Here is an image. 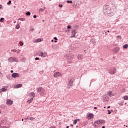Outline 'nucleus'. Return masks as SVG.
<instances>
[{
	"label": "nucleus",
	"mask_w": 128,
	"mask_h": 128,
	"mask_svg": "<svg viewBox=\"0 0 128 128\" xmlns=\"http://www.w3.org/2000/svg\"><path fill=\"white\" fill-rule=\"evenodd\" d=\"M44 10H46V7H44V8H41L40 9V12H44Z\"/></svg>",
	"instance_id": "23"
},
{
	"label": "nucleus",
	"mask_w": 128,
	"mask_h": 128,
	"mask_svg": "<svg viewBox=\"0 0 128 128\" xmlns=\"http://www.w3.org/2000/svg\"><path fill=\"white\" fill-rule=\"evenodd\" d=\"M33 18H36V15H34V16H33Z\"/></svg>",
	"instance_id": "42"
},
{
	"label": "nucleus",
	"mask_w": 128,
	"mask_h": 128,
	"mask_svg": "<svg viewBox=\"0 0 128 128\" xmlns=\"http://www.w3.org/2000/svg\"><path fill=\"white\" fill-rule=\"evenodd\" d=\"M12 52H16V54H18L20 51V50H12Z\"/></svg>",
	"instance_id": "20"
},
{
	"label": "nucleus",
	"mask_w": 128,
	"mask_h": 128,
	"mask_svg": "<svg viewBox=\"0 0 128 128\" xmlns=\"http://www.w3.org/2000/svg\"><path fill=\"white\" fill-rule=\"evenodd\" d=\"M118 50H120V48H116L113 50V52H118Z\"/></svg>",
	"instance_id": "16"
},
{
	"label": "nucleus",
	"mask_w": 128,
	"mask_h": 128,
	"mask_svg": "<svg viewBox=\"0 0 128 128\" xmlns=\"http://www.w3.org/2000/svg\"><path fill=\"white\" fill-rule=\"evenodd\" d=\"M106 100H108V99H107Z\"/></svg>",
	"instance_id": "62"
},
{
	"label": "nucleus",
	"mask_w": 128,
	"mask_h": 128,
	"mask_svg": "<svg viewBox=\"0 0 128 128\" xmlns=\"http://www.w3.org/2000/svg\"><path fill=\"white\" fill-rule=\"evenodd\" d=\"M70 62H72V61H70Z\"/></svg>",
	"instance_id": "61"
},
{
	"label": "nucleus",
	"mask_w": 128,
	"mask_h": 128,
	"mask_svg": "<svg viewBox=\"0 0 128 128\" xmlns=\"http://www.w3.org/2000/svg\"><path fill=\"white\" fill-rule=\"evenodd\" d=\"M28 96L30 98H34V96H36V94H34V92H31L29 93Z\"/></svg>",
	"instance_id": "11"
},
{
	"label": "nucleus",
	"mask_w": 128,
	"mask_h": 128,
	"mask_svg": "<svg viewBox=\"0 0 128 128\" xmlns=\"http://www.w3.org/2000/svg\"><path fill=\"white\" fill-rule=\"evenodd\" d=\"M10 72H12V73L14 72V70H12L10 71Z\"/></svg>",
	"instance_id": "46"
},
{
	"label": "nucleus",
	"mask_w": 128,
	"mask_h": 128,
	"mask_svg": "<svg viewBox=\"0 0 128 128\" xmlns=\"http://www.w3.org/2000/svg\"><path fill=\"white\" fill-rule=\"evenodd\" d=\"M96 108H96V107H94V110H96Z\"/></svg>",
	"instance_id": "45"
},
{
	"label": "nucleus",
	"mask_w": 128,
	"mask_h": 128,
	"mask_svg": "<svg viewBox=\"0 0 128 128\" xmlns=\"http://www.w3.org/2000/svg\"><path fill=\"white\" fill-rule=\"evenodd\" d=\"M22 122H24V118L22 119Z\"/></svg>",
	"instance_id": "57"
},
{
	"label": "nucleus",
	"mask_w": 128,
	"mask_h": 128,
	"mask_svg": "<svg viewBox=\"0 0 128 128\" xmlns=\"http://www.w3.org/2000/svg\"><path fill=\"white\" fill-rule=\"evenodd\" d=\"M8 60L10 62H14V58L12 57L8 58Z\"/></svg>",
	"instance_id": "18"
},
{
	"label": "nucleus",
	"mask_w": 128,
	"mask_h": 128,
	"mask_svg": "<svg viewBox=\"0 0 128 128\" xmlns=\"http://www.w3.org/2000/svg\"><path fill=\"white\" fill-rule=\"evenodd\" d=\"M70 126H74V125H72V124H71L70 125Z\"/></svg>",
	"instance_id": "47"
},
{
	"label": "nucleus",
	"mask_w": 128,
	"mask_h": 128,
	"mask_svg": "<svg viewBox=\"0 0 128 128\" xmlns=\"http://www.w3.org/2000/svg\"><path fill=\"white\" fill-rule=\"evenodd\" d=\"M108 114H112V112L110 110H108Z\"/></svg>",
	"instance_id": "37"
},
{
	"label": "nucleus",
	"mask_w": 128,
	"mask_h": 128,
	"mask_svg": "<svg viewBox=\"0 0 128 128\" xmlns=\"http://www.w3.org/2000/svg\"><path fill=\"white\" fill-rule=\"evenodd\" d=\"M20 28V25L18 24L16 25V30H18V28Z\"/></svg>",
	"instance_id": "29"
},
{
	"label": "nucleus",
	"mask_w": 128,
	"mask_h": 128,
	"mask_svg": "<svg viewBox=\"0 0 128 128\" xmlns=\"http://www.w3.org/2000/svg\"><path fill=\"white\" fill-rule=\"evenodd\" d=\"M112 92H108V96H112Z\"/></svg>",
	"instance_id": "28"
},
{
	"label": "nucleus",
	"mask_w": 128,
	"mask_h": 128,
	"mask_svg": "<svg viewBox=\"0 0 128 128\" xmlns=\"http://www.w3.org/2000/svg\"><path fill=\"white\" fill-rule=\"evenodd\" d=\"M32 100H34V98H31L27 101V102L28 104H31V102H32Z\"/></svg>",
	"instance_id": "17"
},
{
	"label": "nucleus",
	"mask_w": 128,
	"mask_h": 128,
	"mask_svg": "<svg viewBox=\"0 0 128 128\" xmlns=\"http://www.w3.org/2000/svg\"><path fill=\"white\" fill-rule=\"evenodd\" d=\"M51 42H54V40H51Z\"/></svg>",
	"instance_id": "51"
},
{
	"label": "nucleus",
	"mask_w": 128,
	"mask_h": 128,
	"mask_svg": "<svg viewBox=\"0 0 128 128\" xmlns=\"http://www.w3.org/2000/svg\"><path fill=\"white\" fill-rule=\"evenodd\" d=\"M107 32H110V30H108Z\"/></svg>",
	"instance_id": "56"
},
{
	"label": "nucleus",
	"mask_w": 128,
	"mask_h": 128,
	"mask_svg": "<svg viewBox=\"0 0 128 128\" xmlns=\"http://www.w3.org/2000/svg\"><path fill=\"white\" fill-rule=\"evenodd\" d=\"M54 78H58V76H62V74L60 72H56L54 74Z\"/></svg>",
	"instance_id": "6"
},
{
	"label": "nucleus",
	"mask_w": 128,
	"mask_h": 128,
	"mask_svg": "<svg viewBox=\"0 0 128 128\" xmlns=\"http://www.w3.org/2000/svg\"><path fill=\"white\" fill-rule=\"evenodd\" d=\"M12 78H18L20 76V74L18 73H13L12 75Z\"/></svg>",
	"instance_id": "8"
},
{
	"label": "nucleus",
	"mask_w": 128,
	"mask_h": 128,
	"mask_svg": "<svg viewBox=\"0 0 128 128\" xmlns=\"http://www.w3.org/2000/svg\"><path fill=\"white\" fill-rule=\"evenodd\" d=\"M76 37V30H72V36H70V38H72Z\"/></svg>",
	"instance_id": "7"
},
{
	"label": "nucleus",
	"mask_w": 128,
	"mask_h": 128,
	"mask_svg": "<svg viewBox=\"0 0 128 128\" xmlns=\"http://www.w3.org/2000/svg\"><path fill=\"white\" fill-rule=\"evenodd\" d=\"M40 60V58H35V60Z\"/></svg>",
	"instance_id": "41"
},
{
	"label": "nucleus",
	"mask_w": 128,
	"mask_h": 128,
	"mask_svg": "<svg viewBox=\"0 0 128 128\" xmlns=\"http://www.w3.org/2000/svg\"><path fill=\"white\" fill-rule=\"evenodd\" d=\"M12 4L11 0H9L8 2L7 3V4Z\"/></svg>",
	"instance_id": "38"
},
{
	"label": "nucleus",
	"mask_w": 128,
	"mask_h": 128,
	"mask_svg": "<svg viewBox=\"0 0 128 128\" xmlns=\"http://www.w3.org/2000/svg\"><path fill=\"white\" fill-rule=\"evenodd\" d=\"M29 118H30V117L24 118V120H29Z\"/></svg>",
	"instance_id": "40"
},
{
	"label": "nucleus",
	"mask_w": 128,
	"mask_h": 128,
	"mask_svg": "<svg viewBox=\"0 0 128 128\" xmlns=\"http://www.w3.org/2000/svg\"><path fill=\"white\" fill-rule=\"evenodd\" d=\"M42 40V38H37L34 41H33V42H40Z\"/></svg>",
	"instance_id": "15"
},
{
	"label": "nucleus",
	"mask_w": 128,
	"mask_h": 128,
	"mask_svg": "<svg viewBox=\"0 0 128 128\" xmlns=\"http://www.w3.org/2000/svg\"><path fill=\"white\" fill-rule=\"evenodd\" d=\"M47 54H48V53H46V52H40L39 54V56H41L42 58H46Z\"/></svg>",
	"instance_id": "5"
},
{
	"label": "nucleus",
	"mask_w": 128,
	"mask_h": 128,
	"mask_svg": "<svg viewBox=\"0 0 128 128\" xmlns=\"http://www.w3.org/2000/svg\"><path fill=\"white\" fill-rule=\"evenodd\" d=\"M29 120H34V118L29 116Z\"/></svg>",
	"instance_id": "32"
},
{
	"label": "nucleus",
	"mask_w": 128,
	"mask_h": 128,
	"mask_svg": "<svg viewBox=\"0 0 128 128\" xmlns=\"http://www.w3.org/2000/svg\"><path fill=\"white\" fill-rule=\"evenodd\" d=\"M68 2V4H72V0H67L66 2Z\"/></svg>",
	"instance_id": "33"
},
{
	"label": "nucleus",
	"mask_w": 128,
	"mask_h": 128,
	"mask_svg": "<svg viewBox=\"0 0 128 128\" xmlns=\"http://www.w3.org/2000/svg\"><path fill=\"white\" fill-rule=\"evenodd\" d=\"M88 116H89V118H94V114H88Z\"/></svg>",
	"instance_id": "22"
},
{
	"label": "nucleus",
	"mask_w": 128,
	"mask_h": 128,
	"mask_svg": "<svg viewBox=\"0 0 128 128\" xmlns=\"http://www.w3.org/2000/svg\"><path fill=\"white\" fill-rule=\"evenodd\" d=\"M109 72L110 74H114L116 72V68H110Z\"/></svg>",
	"instance_id": "3"
},
{
	"label": "nucleus",
	"mask_w": 128,
	"mask_h": 128,
	"mask_svg": "<svg viewBox=\"0 0 128 128\" xmlns=\"http://www.w3.org/2000/svg\"><path fill=\"white\" fill-rule=\"evenodd\" d=\"M8 78H10V76H8Z\"/></svg>",
	"instance_id": "58"
},
{
	"label": "nucleus",
	"mask_w": 128,
	"mask_h": 128,
	"mask_svg": "<svg viewBox=\"0 0 128 128\" xmlns=\"http://www.w3.org/2000/svg\"><path fill=\"white\" fill-rule=\"evenodd\" d=\"M13 60H14V62H18V58H13Z\"/></svg>",
	"instance_id": "25"
},
{
	"label": "nucleus",
	"mask_w": 128,
	"mask_h": 128,
	"mask_svg": "<svg viewBox=\"0 0 128 128\" xmlns=\"http://www.w3.org/2000/svg\"><path fill=\"white\" fill-rule=\"evenodd\" d=\"M104 123V120H98L94 122V126H98V124H103Z\"/></svg>",
	"instance_id": "4"
},
{
	"label": "nucleus",
	"mask_w": 128,
	"mask_h": 128,
	"mask_svg": "<svg viewBox=\"0 0 128 128\" xmlns=\"http://www.w3.org/2000/svg\"><path fill=\"white\" fill-rule=\"evenodd\" d=\"M58 6H60V8H62V5H59Z\"/></svg>",
	"instance_id": "44"
},
{
	"label": "nucleus",
	"mask_w": 128,
	"mask_h": 128,
	"mask_svg": "<svg viewBox=\"0 0 128 128\" xmlns=\"http://www.w3.org/2000/svg\"><path fill=\"white\" fill-rule=\"evenodd\" d=\"M69 128V126H66V128Z\"/></svg>",
	"instance_id": "55"
},
{
	"label": "nucleus",
	"mask_w": 128,
	"mask_h": 128,
	"mask_svg": "<svg viewBox=\"0 0 128 128\" xmlns=\"http://www.w3.org/2000/svg\"><path fill=\"white\" fill-rule=\"evenodd\" d=\"M105 98H108V97H105Z\"/></svg>",
	"instance_id": "59"
},
{
	"label": "nucleus",
	"mask_w": 128,
	"mask_h": 128,
	"mask_svg": "<svg viewBox=\"0 0 128 128\" xmlns=\"http://www.w3.org/2000/svg\"><path fill=\"white\" fill-rule=\"evenodd\" d=\"M103 12H104V14L108 16H114V10H112V9L108 5L104 6Z\"/></svg>",
	"instance_id": "1"
},
{
	"label": "nucleus",
	"mask_w": 128,
	"mask_h": 128,
	"mask_svg": "<svg viewBox=\"0 0 128 128\" xmlns=\"http://www.w3.org/2000/svg\"><path fill=\"white\" fill-rule=\"evenodd\" d=\"M2 6L0 5V9L2 8Z\"/></svg>",
	"instance_id": "48"
},
{
	"label": "nucleus",
	"mask_w": 128,
	"mask_h": 128,
	"mask_svg": "<svg viewBox=\"0 0 128 128\" xmlns=\"http://www.w3.org/2000/svg\"><path fill=\"white\" fill-rule=\"evenodd\" d=\"M54 40H58V38L56 37H54Z\"/></svg>",
	"instance_id": "43"
},
{
	"label": "nucleus",
	"mask_w": 128,
	"mask_h": 128,
	"mask_svg": "<svg viewBox=\"0 0 128 128\" xmlns=\"http://www.w3.org/2000/svg\"><path fill=\"white\" fill-rule=\"evenodd\" d=\"M36 90L40 96H44L46 94V90L42 88H36Z\"/></svg>",
	"instance_id": "2"
},
{
	"label": "nucleus",
	"mask_w": 128,
	"mask_h": 128,
	"mask_svg": "<svg viewBox=\"0 0 128 128\" xmlns=\"http://www.w3.org/2000/svg\"><path fill=\"white\" fill-rule=\"evenodd\" d=\"M4 18H2L0 19V22H4Z\"/></svg>",
	"instance_id": "34"
},
{
	"label": "nucleus",
	"mask_w": 128,
	"mask_h": 128,
	"mask_svg": "<svg viewBox=\"0 0 128 128\" xmlns=\"http://www.w3.org/2000/svg\"><path fill=\"white\" fill-rule=\"evenodd\" d=\"M18 20H22V22H24V20H26V19L24 18H20Z\"/></svg>",
	"instance_id": "30"
},
{
	"label": "nucleus",
	"mask_w": 128,
	"mask_h": 128,
	"mask_svg": "<svg viewBox=\"0 0 128 128\" xmlns=\"http://www.w3.org/2000/svg\"><path fill=\"white\" fill-rule=\"evenodd\" d=\"M118 38H120V36H118Z\"/></svg>",
	"instance_id": "54"
},
{
	"label": "nucleus",
	"mask_w": 128,
	"mask_h": 128,
	"mask_svg": "<svg viewBox=\"0 0 128 128\" xmlns=\"http://www.w3.org/2000/svg\"><path fill=\"white\" fill-rule=\"evenodd\" d=\"M124 100H128V96H124Z\"/></svg>",
	"instance_id": "27"
},
{
	"label": "nucleus",
	"mask_w": 128,
	"mask_h": 128,
	"mask_svg": "<svg viewBox=\"0 0 128 128\" xmlns=\"http://www.w3.org/2000/svg\"><path fill=\"white\" fill-rule=\"evenodd\" d=\"M22 84H17L16 86H14V88H22Z\"/></svg>",
	"instance_id": "14"
},
{
	"label": "nucleus",
	"mask_w": 128,
	"mask_h": 128,
	"mask_svg": "<svg viewBox=\"0 0 128 128\" xmlns=\"http://www.w3.org/2000/svg\"><path fill=\"white\" fill-rule=\"evenodd\" d=\"M119 106H124V102L121 101L118 104Z\"/></svg>",
	"instance_id": "26"
},
{
	"label": "nucleus",
	"mask_w": 128,
	"mask_h": 128,
	"mask_svg": "<svg viewBox=\"0 0 128 128\" xmlns=\"http://www.w3.org/2000/svg\"><path fill=\"white\" fill-rule=\"evenodd\" d=\"M67 28L68 29V30H70V28H72V26H67Z\"/></svg>",
	"instance_id": "36"
},
{
	"label": "nucleus",
	"mask_w": 128,
	"mask_h": 128,
	"mask_svg": "<svg viewBox=\"0 0 128 128\" xmlns=\"http://www.w3.org/2000/svg\"><path fill=\"white\" fill-rule=\"evenodd\" d=\"M2 91V92H6V90H8V87H4V88H2V89H1Z\"/></svg>",
	"instance_id": "19"
},
{
	"label": "nucleus",
	"mask_w": 128,
	"mask_h": 128,
	"mask_svg": "<svg viewBox=\"0 0 128 128\" xmlns=\"http://www.w3.org/2000/svg\"><path fill=\"white\" fill-rule=\"evenodd\" d=\"M30 30H32V32H34V28H31L30 29Z\"/></svg>",
	"instance_id": "39"
},
{
	"label": "nucleus",
	"mask_w": 128,
	"mask_h": 128,
	"mask_svg": "<svg viewBox=\"0 0 128 128\" xmlns=\"http://www.w3.org/2000/svg\"><path fill=\"white\" fill-rule=\"evenodd\" d=\"M54 42H57V41L56 40H54Z\"/></svg>",
	"instance_id": "53"
},
{
	"label": "nucleus",
	"mask_w": 128,
	"mask_h": 128,
	"mask_svg": "<svg viewBox=\"0 0 128 128\" xmlns=\"http://www.w3.org/2000/svg\"><path fill=\"white\" fill-rule=\"evenodd\" d=\"M102 128H106V126H102Z\"/></svg>",
	"instance_id": "50"
},
{
	"label": "nucleus",
	"mask_w": 128,
	"mask_h": 128,
	"mask_svg": "<svg viewBox=\"0 0 128 128\" xmlns=\"http://www.w3.org/2000/svg\"><path fill=\"white\" fill-rule=\"evenodd\" d=\"M20 46H24V42H22V41H20L19 42Z\"/></svg>",
	"instance_id": "31"
},
{
	"label": "nucleus",
	"mask_w": 128,
	"mask_h": 128,
	"mask_svg": "<svg viewBox=\"0 0 128 128\" xmlns=\"http://www.w3.org/2000/svg\"><path fill=\"white\" fill-rule=\"evenodd\" d=\"M80 122V119L75 120L73 122V124H76V122Z\"/></svg>",
	"instance_id": "21"
},
{
	"label": "nucleus",
	"mask_w": 128,
	"mask_h": 128,
	"mask_svg": "<svg viewBox=\"0 0 128 128\" xmlns=\"http://www.w3.org/2000/svg\"><path fill=\"white\" fill-rule=\"evenodd\" d=\"M78 58L80 60H82V58H84V56L82 54H79L78 55Z\"/></svg>",
	"instance_id": "13"
},
{
	"label": "nucleus",
	"mask_w": 128,
	"mask_h": 128,
	"mask_svg": "<svg viewBox=\"0 0 128 128\" xmlns=\"http://www.w3.org/2000/svg\"><path fill=\"white\" fill-rule=\"evenodd\" d=\"M110 108V106H108V107H107V108Z\"/></svg>",
	"instance_id": "49"
},
{
	"label": "nucleus",
	"mask_w": 128,
	"mask_h": 128,
	"mask_svg": "<svg viewBox=\"0 0 128 128\" xmlns=\"http://www.w3.org/2000/svg\"><path fill=\"white\" fill-rule=\"evenodd\" d=\"M66 58L68 60H72V58H74V54H70V55H67L66 56Z\"/></svg>",
	"instance_id": "10"
},
{
	"label": "nucleus",
	"mask_w": 128,
	"mask_h": 128,
	"mask_svg": "<svg viewBox=\"0 0 128 128\" xmlns=\"http://www.w3.org/2000/svg\"><path fill=\"white\" fill-rule=\"evenodd\" d=\"M6 104H8L9 106H12V101L10 99L7 100Z\"/></svg>",
	"instance_id": "12"
},
{
	"label": "nucleus",
	"mask_w": 128,
	"mask_h": 128,
	"mask_svg": "<svg viewBox=\"0 0 128 128\" xmlns=\"http://www.w3.org/2000/svg\"><path fill=\"white\" fill-rule=\"evenodd\" d=\"M42 22H44V20H42Z\"/></svg>",
	"instance_id": "60"
},
{
	"label": "nucleus",
	"mask_w": 128,
	"mask_h": 128,
	"mask_svg": "<svg viewBox=\"0 0 128 128\" xmlns=\"http://www.w3.org/2000/svg\"><path fill=\"white\" fill-rule=\"evenodd\" d=\"M76 127H77V128H78V126H76Z\"/></svg>",
	"instance_id": "64"
},
{
	"label": "nucleus",
	"mask_w": 128,
	"mask_h": 128,
	"mask_svg": "<svg viewBox=\"0 0 128 128\" xmlns=\"http://www.w3.org/2000/svg\"><path fill=\"white\" fill-rule=\"evenodd\" d=\"M2 92V90H0V92Z\"/></svg>",
	"instance_id": "52"
},
{
	"label": "nucleus",
	"mask_w": 128,
	"mask_h": 128,
	"mask_svg": "<svg viewBox=\"0 0 128 128\" xmlns=\"http://www.w3.org/2000/svg\"><path fill=\"white\" fill-rule=\"evenodd\" d=\"M128 48V44H126L123 46V48Z\"/></svg>",
	"instance_id": "24"
},
{
	"label": "nucleus",
	"mask_w": 128,
	"mask_h": 128,
	"mask_svg": "<svg viewBox=\"0 0 128 128\" xmlns=\"http://www.w3.org/2000/svg\"><path fill=\"white\" fill-rule=\"evenodd\" d=\"M26 16H30V12H28L26 13Z\"/></svg>",
	"instance_id": "35"
},
{
	"label": "nucleus",
	"mask_w": 128,
	"mask_h": 128,
	"mask_svg": "<svg viewBox=\"0 0 128 128\" xmlns=\"http://www.w3.org/2000/svg\"><path fill=\"white\" fill-rule=\"evenodd\" d=\"M74 82V79L70 80L68 81V86H72V82Z\"/></svg>",
	"instance_id": "9"
},
{
	"label": "nucleus",
	"mask_w": 128,
	"mask_h": 128,
	"mask_svg": "<svg viewBox=\"0 0 128 128\" xmlns=\"http://www.w3.org/2000/svg\"><path fill=\"white\" fill-rule=\"evenodd\" d=\"M104 108H106V106L104 107Z\"/></svg>",
	"instance_id": "63"
}]
</instances>
